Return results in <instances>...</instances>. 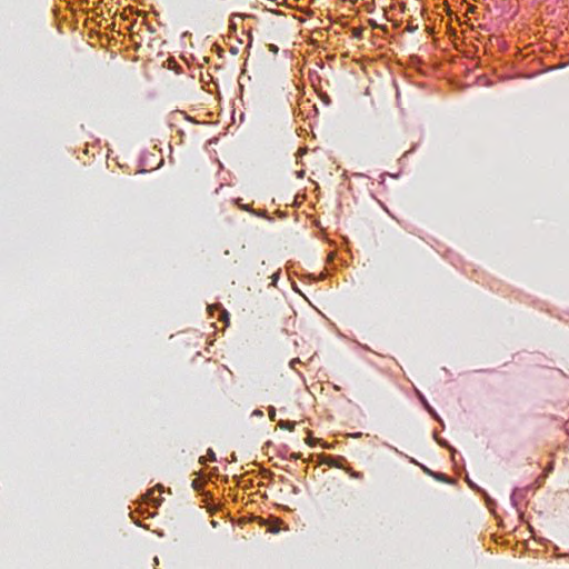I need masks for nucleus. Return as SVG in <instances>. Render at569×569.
I'll return each instance as SVG.
<instances>
[{
  "label": "nucleus",
  "instance_id": "obj_3",
  "mask_svg": "<svg viewBox=\"0 0 569 569\" xmlns=\"http://www.w3.org/2000/svg\"><path fill=\"white\" fill-rule=\"evenodd\" d=\"M478 83L479 84H486V80H485L483 76L478 78Z\"/></svg>",
  "mask_w": 569,
  "mask_h": 569
},
{
  "label": "nucleus",
  "instance_id": "obj_2",
  "mask_svg": "<svg viewBox=\"0 0 569 569\" xmlns=\"http://www.w3.org/2000/svg\"><path fill=\"white\" fill-rule=\"evenodd\" d=\"M557 67L555 66H549V67H546L545 69H541L540 71H547V72H550V71H555Z\"/></svg>",
  "mask_w": 569,
  "mask_h": 569
},
{
  "label": "nucleus",
  "instance_id": "obj_1",
  "mask_svg": "<svg viewBox=\"0 0 569 569\" xmlns=\"http://www.w3.org/2000/svg\"><path fill=\"white\" fill-rule=\"evenodd\" d=\"M279 427L281 429H286V430H289V431H293L295 430V427H296V422L295 421H289V420H281L279 422Z\"/></svg>",
  "mask_w": 569,
  "mask_h": 569
},
{
  "label": "nucleus",
  "instance_id": "obj_6",
  "mask_svg": "<svg viewBox=\"0 0 569 569\" xmlns=\"http://www.w3.org/2000/svg\"><path fill=\"white\" fill-rule=\"evenodd\" d=\"M239 86L242 88L243 87V81H242V78L239 79Z\"/></svg>",
  "mask_w": 569,
  "mask_h": 569
},
{
  "label": "nucleus",
  "instance_id": "obj_5",
  "mask_svg": "<svg viewBox=\"0 0 569 569\" xmlns=\"http://www.w3.org/2000/svg\"><path fill=\"white\" fill-rule=\"evenodd\" d=\"M274 417H276V412H274V409H272V410L270 411V418H271V420H274Z\"/></svg>",
  "mask_w": 569,
  "mask_h": 569
},
{
  "label": "nucleus",
  "instance_id": "obj_4",
  "mask_svg": "<svg viewBox=\"0 0 569 569\" xmlns=\"http://www.w3.org/2000/svg\"><path fill=\"white\" fill-rule=\"evenodd\" d=\"M192 487H193L196 490H199V485H198L197 479H194V480L192 481Z\"/></svg>",
  "mask_w": 569,
  "mask_h": 569
}]
</instances>
